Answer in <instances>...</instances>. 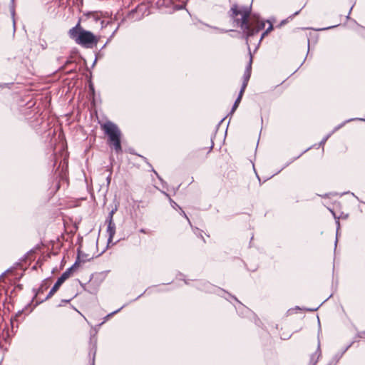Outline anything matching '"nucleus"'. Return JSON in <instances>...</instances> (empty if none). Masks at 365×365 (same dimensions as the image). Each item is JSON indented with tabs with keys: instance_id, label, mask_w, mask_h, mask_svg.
Listing matches in <instances>:
<instances>
[{
	"instance_id": "nucleus-1",
	"label": "nucleus",
	"mask_w": 365,
	"mask_h": 365,
	"mask_svg": "<svg viewBox=\"0 0 365 365\" xmlns=\"http://www.w3.org/2000/svg\"><path fill=\"white\" fill-rule=\"evenodd\" d=\"M68 35L77 44L86 48H92L99 41L98 37L92 32L84 30L79 23L69 30Z\"/></svg>"
},
{
	"instance_id": "nucleus-2",
	"label": "nucleus",
	"mask_w": 365,
	"mask_h": 365,
	"mask_svg": "<svg viewBox=\"0 0 365 365\" xmlns=\"http://www.w3.org/2000/svg\"><path fill=\"white\" fill-rule=\"evenodd\" d=\"M232 14L235 16H237L240 15L241 19H237L236 21L240 26L243 29L244 32L247 34V37L254 35L255 33L258 32L259 30L262 29L264 27V23L262 21H259L257 20V27L256 29H252L250 24L249 23V13L247 11H239L237 6H234L232 8Z\"/></svg>"
},
{
	"instance_id": "nucleus-3",
	"label": "nucleus",
	"mask_w": 365,
	"mask_h": 365,
	"mask_svg": "<svg viewBox=\"0 0 365 365\" xmlns=\"http://www.w3.org/2000/svg\"><path fill=\"white\" fill-rule=\"evenodd\" d=\"M105 133L108 135L110 142L113 145L116 152L121 150L120 141V132L118 128L110 122H107L102 125Z\"/></svg>"
},
{
	"instance_id": "nucleus-4",
	"label": "nucleus",
	"mask_w": 365,
	"mask_h": 365,
	"mask_svg": "<svg viewBox=\"0 0 365 365\" xmlns=\"http://www.w3.org/2000/svg\"><path fill=\"white\" fill-rule=\"evenodd\" d=\"M71 269H68L62 274L51 288L49 295H53L59 289L61 284L71 276Z\"/></svg>"
},
{
	"instance_id": "nucleus-5",
	"label": "nucleus",
	"mask_w": 365,
	"mask_h": 365,
	"mask_svg": "<svg viewBox=\"0 0 365 365\" xmlns=\"http://www.w3.org/2000/svg\"><path fill=\"white\" fill-rule=\"evenodd\" d=\"M107 232L108 234V242H110L113 240V236L115 233V225L112 220V213L110 214V218L108 221Z\"/></svg>"
},
{
	"instance_id": "nucleus-6",
	"label": "nucleus",
	"mask_w": 365,
	"mask_h": 365,
	"mask_svg": "<svg viewBox=\"0 0 365 365\" xmlns=\"http://www.w3.org/2000/svg\"><path fill=\"white\" fill-rule=\"evenodd\" d=\"M248 78H249V76L246 78L245 82L243 83V86H242V87L241 88V91L240 92L239 96L237 98V100L235 101V104L233 106V108H232V112H234L236 110V108H237V106H238V105H239V103H240V101L242 99V96L243 95V93H244L245 89V87L247 86V81Z\"/></svg>"
},
{
	"instance_id": "nucleus-7",
	"label": "nucleus",
	"mask_w": 365,
	"mask_h": 365,
	"mask_svg": "<svg viewBox=\"0 0 365 365\" xmlns=\"http://www.w3.org/2000/svg\"><path fill=\"white\" fill-rule=\"evenodd\" d=\"M267 31H266L265 33H264V34H262V36L261 38H262L264 36V35L267 34Z\"/></svg>"
}]
</instances>
